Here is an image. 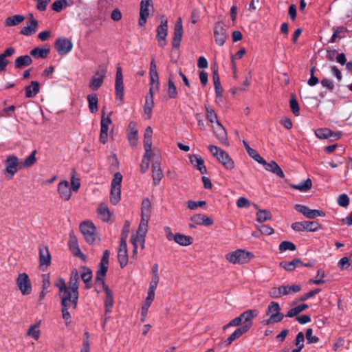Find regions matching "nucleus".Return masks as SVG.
<instances>
[{
    "label": "nucleus",
    "mask_w": 352,
    "mask_h": 352,
    "mask_svg": "<svg viewBox=\"0 0 352 352\" xmlns=\"http://www.w3.org/2000/svg\"><path fill=\"white\" fill-rule=\"evenodd\" d=\"M60 298L62 318L67 327L71 323V312L77 307L78 292L69 290V289L59 294Z\"/></svg>",
    "instance_id": "obj_1"
},
{
    "label": "nucleus",
    "mask_w": 352,
    "mask_h": 352,
    "mask_svg": "<svg viewBox=\"0 0 352 352\" xmlns=\"http://www.w3.org/2000/svg\"><path fill=\"white\" fill-rule=\"evenodd\" d=\"M57 191L61 199L64 201L70 199L72 197V190L67 181H60L58 184Z\"/></svg>",
    "instance_id": "obj_16"
},
{
    "label": "nucleus",
    "mask_w": 352,
    "mask_h": 352,
    "mask_svg": "<svg viewBox=\"0 0 352 352\" xmlns=\"http://www.w3.org/2000/svg\"><path fill=\"white\" fill-rule=\"evenodd\" d=\"M39 91V84L36 81H32L29 86L25 88V96L27 98L34 97Z\"/></svg>",
    "instance_id": "obj_37"
},
{
    "label": "nucleus",
    "mask_w": 352,
    "mask_h": 352,
    "mask_svg": "<svg viewBox=\"0 0 352 352\" xmlns=\"http://www.w3.org/2000/svg\"><path fill=\"white\" fill-rule=\"evenodd\" d=\"M15 53V49L12 47H8L0 54V72L5 71L6 67L10 63L7 59L8 57L12 56Z\"/></svg>",
    "instance_id": "obj_23"
},
{
    "label": "nucleus",
    "mask_w": 352,
    "mask_h": 352,
    "mask_svg": "<svg viewBox=\"0 0 352 352\" xmlns=\"http://www.w3.org/2000/svg\"><path fill=\"white\" fill-rule=\"evenodd\" d=\"M299 265H302L300 258H295L290 262H280L279 265L287 271L292 272L294 270L296 267Z\"/></svg>",
    "instance_id": "obj_47"
},
{
    "label": "nucleus",
    "mask_w": 352,
    "mask_h": 352,
    "mask_svg": "<svg viewBox=\"0 0 352 352\" xmlns=\"http://www.w3.org/2000/svg\"><path fill=\"white\" fill-rule=\"evenodd\" d=\"M248 327H241L236 329L226 340V344H230L234 340L246 333L248 331Z\"/></svg>",
    "instance_id": "obj_44"
},
{
    "label": "nucleus",
    "mask_w": 352,
    "mask_h": 352,
    "mask_svg": "<svg viewBox=\"0 0 352 352\" xmlns=\"http://www.w3.org/2000/svg\"><path fill=\"white\" fill-rule=\"evenodd\" d=\"M80 230L87 243L92 244L95 242L97 235L96 233V228L93 223L90 221L81 223Z\"/></svg>",
    "instance_id": "obj_6"
},
{
    "label": "nucleus",
    "mask_w": 352,
    "mask_h": 352,
    "mask_svg": "<svg viewBox=\"0 0 352 352\" xmlns=\"http://www.w3.org/2000/svg\"><path fill=\"white\" fill-rule=\"evenodd\" d=\"M183 35V25L182 19L178 18L174 27V36L173 39V46L179 47Z\"/></svg>",
    "instance_id": "obj_21"
},
{
    "label": "nucleus",
    "mask_w": 352,
    "mask_h": 352,
    "mask_svg": "<svg viewBox=\"0 0 352 352\" xmlns=\"http://www.w3.org/2000/svg\"><path fill=\"white\" fill-rule=\"evenodd\" d=\"M347 32V28L343 26L333 28V34L331 38L330 41L331 43H334L336 38L340 39L345 37V34Z\"/></svg>",
    "instance_id": "obj_48"
},
{
    "label": "nucleus",
    "mask_w": 352,
    "mask_h": 352,
    "mask_svg": "<svg viewBox=\"0 0 352 352\" xmlns=\"http://www.w3.org/2000/svg\"><path fill=\"white\" fill-rule=\"evenodd\" d=\"M118 259L122 268L125 267L128 263V254L126 245V235L121 236L120 248L118 252Z\"/></svg>",
    "instance_id": "obj_11"
},
{
    "label": "nucleus",
    "mask_w": 352,
    "mask_h": 352,
    "mask_svg": "<svg viewBox=\"0 0 352 352\" xmlns=\"http://www.w3.org/2000/svg\"><path fill=\"white\" fill-rule=\"evenodd\" d=\"M78 280H79L78 272L77 270L74 269L71 273V276H70V278L69 280V286L67 287V288L69 290L78 292V283H79Z\"/></svg>",
    "instance_id": "obj_35"
},
{
    "label": "nucleus",
    "mask_w": 352,
    "mask_h": 352,
    "mask_svg": "<svg viewBox=\"0 0 352 352\" xmlns=\"http://www.w3.org/2000/svg\"><path fill=\"white\" fill-rule=\"evenodd\" d=\"M150 218L141 217V221L138 227V230L135 234H133L131 237L138 239L141 244L142 248H144L145 236L148 230V223Z\"/></svg>",
    "instance_id": "obj_9"
},
{
    "label": "nucleus",
    "mask_w": 352,
    "mask_h": 352,
    "mask_svg": "<svg viewBox=\"0 0 352 352\" xmlns=\"http://www.w3.org/2000/svg\"><path fill=\"white\" fill-rule=\"evenodd\" d=\"M67 6V0H57L52 5V9L55 12H60L62 9Z\"/></svg>",
    "instance_id": "obj_64"
},
{
    "label": "nucleus",
    "mask_w": 352,
    "mask_h": 352,
    "mask_svg": "<svg viewBox=\"0 0 352 352\" xmlns=\"http://www.w3.org/2000/svg\"><path fill=\"white\" fill-rule=\"evenodd\" d=\"M281 309L277 302L272 301L267 305L265 314L268 316L267 320L261 322L263 325H270L281 322L285 316L280 311Z\"/></svg>",
    "instance_id": "obj_2"
},
{
    "label": "nucleus",
    "mask_w": 352,
    "mask_h": 352,
    "mask_svg": "<svg viewBox=\"0 0 352 352\" xmlns=\"http://www.w3.org/2000/svg\"><path fill=\"white\" fill-rule=\"evenodd\" d=\"M39 260L41 265H50L51 263V256L47 247H41L39 248Z\"/></svg>",
    "instance_id": "obj_33"
},
{
    "label": "nucleus",
    "mask_w": 352,
    "mask_h": 352,
    "mask_svg": "<svg viewBox=\"0 0 352 352\" xmlns=\"http://www.w3.org/2000/svg\"><path fill=\"white\" fill-rule=\"evenodd\" d=\"M315 135L320 139H327L329 138H333L336 140L339 139L341 137L340 132L333 133L327 128H320L315 131Z\"/></svg>",
    "instance_id": "obj_22"
},
{
    "label": "nucleus",
    "mask_w": 352,
    "mask_h": 352,
    "mask_svg": "<svg viewBox=\"0 0 352 352\" xmlns=\"http://www.w3.org/2000/svg\"><path fill=\"white\" fill-rule=\"evenodd\" d=\"M308 308V305L307 304H301L300 305H298L294 308H292L288 311L287 314L285 315L286 317L288 318H292L300 314V312L305 311Z\"/></svg>",
    "instance_id": "obj_54"
},
{
    "label": "nucleus",
    "mask_w": 352,
    "mask_h": 352,
    "mask_svg": "<svg viewBox=\"0 0 352 352\" xmlns=\"http://www.w3.org/2000/svg\"><path fill=\"white\" fill-rule=\"evenodd\" d=\"M55 47L58 54L63 56L68 54L72 50L73 44L68 38H58L55 43Z\"/></svg>",
    "instance_id": "obj_15"
},
{
    "label": "nucleus",
    "mask_w": 352,
    "mask_h": 352,
    "mask_svg": "<svg viewBox=\"0 0 352 352\" xmlns=\"http://www.w3.org/2000/svg\"><path fill=\"white\" fill-rule=\"evenodd\" d=\"M87 100L89 103V109L91 113H95L98 111V96L96 94H91L87 96Z\"/></svg>",
    "instance_id": "obj_46"
},
{
    "label": "nucleus",
    "mask_w": 352,
    "mask_h": 352,
    "mask_svg": "<svg viewBox=\"0 0 352 352\" xmlns=\"http://www.w3.org/2000/svg\"><path fill=\"white\" fill-rule=\"evenodd\" d=\"M205 108L208 120L211 123L215 122V124H217V121H218V120L214 109L207 104H205Z\"/></svg>",
    "instance_id": "obj_58"
},
{
    "label": "nucleus",
    "mask_w": 352,
    "mask_h": 352,
    "mask_svg": "<svg viewBox=\"0 0 352 352\" xmlns=\"http://www.w3.org/2000/svg\"><path fill=\"white\" fill-rule=\"evenodd\" d=\"M214 36L216 43L222 46L227 39L226 30L222 23L218 22L215 24L214 28Z\"/></svg>",
    "instance_id": "obj_13"
},
{
    "label": "nucleus",
    "mask_w": 352,
    "mask_h": 352,
    "mask_svg": "<svg viewBox=\"0 0 352 352\" xmlns=\"http://www.w3.org/2000/svg\"><path fill=\"white\" fill-rule=\"evenodd\" d=\"M152 133L153 130L151 126H148L144 133V147L148 148L152 147Z\"/></svg>",
    "instance_id": "obj_57"
},
{
    "label": "nucleus",
    "mask_w": 352,
    "mask_h": 352,
    "mask_svg": "<svg viewBox=\"0 0 352 352\" xmlns=\"http://www.w3.org/2000/svg\"><path fill=\"white\" fill-rule=\"evenodd\" d=\"M153 94L154 92H152L146 96L144 112L146 115L147 119H150L152 116V110L154 107Z\"/></svg>",
    "instance_id": "obj_32"
},
{
    "label": "nucleus",
    "mask_w": 352,
    "mask_h": 352,
    "mask_svg": "<svg viewBox=\"0 0 352 352\" xmlns=\"http://www.w3.org/2000/svg\"><path fill=\"white\" fill-rule=\"evenodd\" d=\"M105 74L106 69L104 68L98 70L92 77L89 87L93 90H98L103 83Z\"/></svg>",
    "instance_id": "obj_18"
},
{
    "label": "nucleus",
    "mask_w": 352,
    "mask_h": 352,
    "mask_svg": "<svg viewBox=\"0 0 352 352\" xmlns=\"http://www.w3.org/2000/svg\"><path fill=\"white\" fill-rule=\"evenodd\" d=\"M190 221L196 225L209 226L213 224V220L202 214H197L190 218Z\"/></svg>",
    "instance_id": "obj_28"
},
{
    "label": "nucleus",
    "mask_w": 352,
    "mask_h": 352,
    "mask_svg": "<svg viewBox=\"0 0 352 352\" xmlns=\"http://www.w3.org/2000/svg\"><path fill=\"white\" fill-rule=\"evenodd\" d=\"M206 205V202L205 201H195L192 200H189L186 202V206L190 210H196L197 208H202Z\"/></svg>",
    "instance_id": "obj_61"
},
{
    "label": "nucleus",
    "mask_w": 352,
    "mask_h": 352,
    "mask_svg": "<svg viewBox=\"0 0 352 352\" xmlns=\"http://www.w3.org/2000/svg\"><path fill=\"white\" fill-rule=\"evenodd\" d=\"M212 78L216 94L217 96H221L222 94V87L221 86L220 78L218 74V69L217 67H214L212 69Z\"/></svg>",
    "instance_id": "obj_42"
},
{
    "label": "nucleus",
    "mask_w": 352,
    "mask_h": 352,
    "mask_svg": "<svg viewBox=\"0 0 352 352\" xmlns=\"http://www.w3.org/2000/svg\"><path fill=\"white\" fill-rule=\"evenodd\" d=\"M40 325L41 321H38L34 324L30 325L27 331L26 336L32 337L35 340H38L41 336V331L39 330Z\"/></svg>",
    "instance_id": "obj_40"
},
{
    "label": "nucleus",
    "mask_w": 352,
    "mask_h": 352,
    "mask_svg": "<svg viewBox=\"0 0 352 352\" xmlns=\"http://www.w3.org/2000/svg\"><path fill=\"white\" fill-rule=\"evenodd\" d=\"M217 160L228 170H232L234 167V161L229 155L223 150L220 152L219 155L217 158Z\"/></svg>",
    "instance_id": "obj_27"
},
{
    "label": "nucleus",
    "mask_w": 352,
    "mask_h": 352,
    "mask_svg": "<svg viewBox=\"0 0 352 352\" xmlns=\"http://www.w3.org/2000/svg\"><path fill=\"white\" fill-rule=\"evenodd\" d=\"M258 313L257 309H248L240 315L242 323L245 324L243 327H248V331L252 327V320L258 315Z\"/></svg>",
    "instance_id": "obj_17"
},
{
    "label": "nucleus",
    "mask_w": 352,
    "mask_h": 352,
    "mask_svg": "<svg viewBox=\"0 0 352 352\" xmlns=\"http://www.w3.org/2000/svg\"><path fill=\"white\" fill-rule=\"evenodd\" d=\"M82 271L80 274L81 278L84 281V283L85 284H87L86 287L89 288L90 287L89 282L92 278V272L89 268L86 267H83L82 268Z\"/></svg>",
    "instance_id": "obj_55"
},
{
    "label": "nucleus",
    "mask_w": 352,
    "mask_h": 352,
    "mask_svg": "<svg viewBox=\"0 0 352 352\" xmlns=\"http://www.w3.org/2000/svg\"><path fill=\"white\" fill-rule=\"evenodd\" d=\"M38 26V21L33 17L32 14H30L29 23L21 30L20 34L24 36H31L36 32Z\"/></svg>",
    "instance_id": "obj_20"
},
{
    "label": "nucleus",
    "mask_w": 352,
    "mask_h": 352,
    "mask_svg": "<svg viewBox=\"0 0 352 352\" xmlns=\"http://www.w3.org/2000/svg\"><path fill=\"white\" fill-rule=\"evenodd\" d=\"M129 133H128V140L129 144L132 146H135L138 144V129L136 128V124L133 122H131L129 124Z\"/></svg>",
    "instance_id": "obj_29"
},
{
    "label": "nucleus",
    "mask_w": 352,
    "mask_h": 352,
    "mask_svg": "<svg viewBox=\"0 0 352 352\" xmlns=\"http://www.w3.org/2000/svg\"><path fill=\"white\" fill-rule=\"evenodd\" d=\"M151 204L150 200L148 198H145L142 200L141 207V217H151Z\"/></svg>",
    "instance_id": "obj_49"
},
{
    "label": "nucleus",
    "mask_w": 352,
    "mask_h": 352,
    "mask_svg": "<svg viewBox=\"0 0 352 352\" xmlns=\"http://www.w3.org/2000/svg\"><path fill=\"white\" fill-rule=\"evenodd\" d=\"M174 241L182 246H188L192 243L193 239L190 236H186L180 233H177L175 235Z\"/></svg>",
    "instance_id": "obj_39"
},
{
    "label": "nucleus",
    "mask_w": 352,
    "mask_h": 352,
    "mask_svg": "<svg viewBox=\"0 0 352 352\" xmlns=\"http://www.w3.org/2000/svg\"><path fill=\"white\" fill-rule=\"evenodd\" d=\"M294 208L297 211L309 219H314L317 217H324L325 215V213L322 210L309 209L304 205L296 204Z\"/></svg>",
    "instance_id": "obj_14"
},
{
    "label": "nucleus",
    "mask_w": 352,
    "mask_h": 352,
    "mask_svg": "<svg viewBox=\"0 0 352 352\" xmlns=\"http://www.w3.org/2000/svg\"><path fill=\"white\" fill-rule=\"evenodd\" d=\"M150 74V89L149 94H152L159 89V76L157 72H149Z\"/></svg>",
    "instance_id": "obj_45"
},
{
    "label": "nucleus",
    "mask_w": 352,
    "mask_h": 352,
    "mask_svg": "<svg viewBox=\"0 0 352 352\" xmlns=\"http://www.w3.org/2000/svg\"><path fill=\"white\" fill-rule=\"evenodd\" d=\"M260 164L264 166L266 170L273 173L280 178L285 177L283 171L276 162L271 161L270 162L267 163L265 160V163Z\"/></svg>",
    "instance_id": "obj_24"
},
{
    "label": "nucleus",
    "mask_w": 352,
    "mask_h": 352,
    "mask_svg": "<svg viewBox=\"0 0 352 352\" xmlns=\"http://www.w3.org/2000/svg\"><path fill=\"white\" fill-rule=\"evenodd\" d=\"M32 59L28 55L20 56L14 60V67L16 69H21L24 67L29 66L32 64Z\"/></svg>",
    "instance_id": "obj_36"
},
{
    "label": "nucleus",
    "mask_w": 352,
    "mask_h": 352,
    "mask_svg": "<svg viewBox=\"0 0 352 352\" xmlns=\"http://www.w3.org/2000/svg\"><path fill=\"white\" fill-rule=\"evenodd\" d=\"M25 17L21 14H15L12 16L7 17L4 21V24L6 27L16 26L22 23Z\"/></svg>",
    "instance_id": "obj_38"
},
{
    "label": "nucleus",
    "mask_w": 352,
    "mask_h": 352,
    "mask_svg": "<svg viewBox=\"0 0 352 352\" xmlns=\"http://www.w3.org/2000/svg\"><path fill=\"white\" fill-rule=\"evenodd\" d=\"M325 276V274L323 270L319 269L317 271V276L315 279H310L309 283H313L316 285H321L324 283V278Z\"/></svg>",
    "instance_id": "obj_59"
},
{
    "label": "nucleus",
    "mask_w": 352,
    "mask_h": 352,
    "mask_svg": "<svg viewBox=\"0 0 352 352\" xmlns=\"http://www.w3.org/2000/svg\"><path fill=\"white\" fill-rule=\"evenodd\" d=\"M157 39L159 46L164 47L166 45V36L168 34V21L162 17L160 24L157 28Z\"/></svg>",
    "instance_id": "obj_10"
},
{
    "label": "nucleus",
    "mask_w": 352,
    "mask_h": 352,
    "mask_svg": "<svg viewBox=\"0 0 352 352\" xmlns=\"http://www.w3.org/2000/svg\"><path fill=\"white\" fill-rule=\"evenodd\" d=\"M110 115H105V112L102 110V118L100 122V142L102 144H106L108 140V131L109 126L111 124L112 121Z\"/></svg>",
    "instance_id": "obj_7"
},
{
    "label": "nucleus",
    "mask_w": 352,
    "mask_h": 352,
    "mask_svg": "<svg viewBox=\"0 0 352 352\" xmlns=\"http://www.w3.org/2000/svg\"><path fill=\"white\" fill-rule=\"evenodd\" d=\"M36 151L34 150L32 153L21 164V168H26L32 166L36 162Z\"/></svg>",
    "instance_id": "obj_50"
},
{
    "label": "nucleus",
    "mask_w": 352,
    "mask_h": 352,
    "mask_svg": "<svg viewBox=\"0 0 352 352\" xmlns=\"http://www.w3.org/2000/svg\"><path fill=\"white\" fill-rule=\"evenodd\" d=\"M121 188L111 187L110 201L113 205H116L120 200Z\"/></svg>",
    "instance_id": "obj_56"
},
{
    "label": "nucleus",
    "mask_w": 352,
    "mask_h": 352,
    "mask_svg": "<svg viewBox=\"0 0 352 352\" xmlns=\"http://www.w3.org/2000/svg\"><path fill=\"white\" fill-rule=\"evenodd\" d=\"M115 89L116 98L120 101V104H122L124 96V83L122 68L120 66L117 67Z\"/></svg>",
    "instance_id": "obj_8"
},
{
    "label": "nucleus",
    "mask_w": 352,
    "mask_h": 352,
    "mask_svg": "<svg viewBox=\"0 0 352 352\" xmlns=\"http://www.w3.org/2000/svg\"><path fill=\"white\" fill-rule=\"evenodd\" d=\"M280 287L283 296L297 293L301 289V286L300 285H281Z\"/></svg>",
    "instance_id": "obj_51"
},
{
    "label": "nucleus",
    "mask_w": 352,
    "mask_h": 352,
    "mask_svg": "<svg viewBox=\"0 0 352 352\" xmlns=\"http://www.w3.org/2000/svg\"><path fill=\"white\" fill-rule=\"evenodd\" d=\"M153 8L152 0H142L140 2V19L138 24L143 26L146 23L147 17L149 16V8Z\"/></svg>",
    "instance_id": "obj_12"
},
{
    "label": "nucleus",
    "mask_w": 352,
    "mask_h": 352,
    "mask_svg": "<svg viewBox=\"0 0 352 352\" xmlns=\"http://www.w3.org/2000/svg\"><path fill=\"white\" fill-rule=\"evenodd\" d=\"M212 128L214 134L219 142L221 144L228 146V142L227 133L223 125L219 121H217V124H215L214 126H212Z\"/></svg>",
    "instance_id": "obj_19"
},
{
    "label": "nucleus",
    "mask_w": 352,
    "mask_h": 352,
    "mask_svg": "<svg viewBox=\"0 0 352 352\" xmlns=\"http://www.w3.org/2000/svg\"><path fill=\"white\" fill-rule=\"evenodd\" d=\"M256 215V220L261 223L270 220L272 218V215L268 210H258Z\"/></svg>",
    "instance_id": "obj_52"
},
{
    "label": "nucleus",
    "mask_w": 352,
    "mask_h": 352,
    "mask_svg": "<svg viewBox=\"0 0 352 352\" xmlns=\"http://www.w3.org/2000/svg\"><path fill=\"white\" fill-rule=\"evenodd\" d=\"M289 186L292 188L298 190L300 192H307L311 188L312 182L311 180L308 178L299 184H290Z\"/></svg>",
    "instance_id": "obj_43"
},
{
    "label": "nucleus",
    "mask_w": 352,
    "mask_h": 352,
    "mask_svg": "<svg viewBox=\"0 0 352 352\" xmlns=\"http://www.w3.org/2000/svg\"><path fill=\"white\" fill-rule=\"evenodd\" d=\"M278 249L280 252H285L286 250L294 251L296 245L292 242L284 241L280 243Z\"/></svg>",
    "instance_id": "obj_60"
},
{
    "label": "nucleus",
    "mask_w": 352,
    "mask_h": 352,
    "mask_svg": "<svg viewBox=\"0 0 352 352\" xmlns=\"http://www.w3.org/2000/svg\"><path fill=\"white\" fill-rule=\"evenodd\" d=\"M254 258L251 252L243 249H237L235 251L226 254V258L230 263L236 265H244L249 263Z\"/></svg>",
    "instance_id": "obj_3"
},
{
    "label": "nucleus",
    "mask_w": 352,
    "mask_h": 352,
    "mask_svg": "<svg viewBox=\"0 0 352 352\" xmlns=\"http://www.w3.org/2000/svg\"><path fill=\"white\" fill-rule=\"evenodd\" d=\"M19 168H21L19 158L14 155H8L5 161V175L11 179Z\"/></svg>",
    "instance_id": "obj_4"
},
{
    "label": "nucleus",
    "mask_w": 352,
    "mask_h": 352,
    "mask_svg": "<svg viewBox=\"0 0 352 352\" xmlns=\"http://www.w3.org/2000/svg\"><path fill=\"white\" fill-rule=\"evenodd\" d=\"M152 177L155 186L159 184L163 177V173L161 169L160 164L156 162H154L152 165Z\"/></svg>",
    "instance_id": "obj_34"
},
{
    "label": "nucleus",
    "mask_w": 352,
    "mask_h": 352,
    "mask_svg": "<svg viewBox=\"0 0 352 352\" xmlns=\"http://www.w3.org/2000/svg\"><path fill=\"white\" fill-rule=\"evenodd\" d=\"M98 214L100 218L103 221H108L111 218V213L105 204H100L97 209Z\"/></svg>",
    "instance_id": "obj_41"
},
{
    "label": "nucleus",
    "mask_w": 352,
    "mask_h": 352,
    "mask_svg": "<svg viewBox=\"0 0 352 352\" xmlns=\"http://www.w3.org/2000/svg\"><path fill=\"white\" fill-rule=\"evenodd\" d=\"M289 106L291 108V110L294 113L295 116H298L300 113V109L298 106V103L296 99V97L294 94L291 96L290 101H289Z\"/></svg>",
    "instance_id": "obj_62"
},
{
    "label": "nucleus",
    "mask_w": 352,
    "mask_h": 352,
    "mask_svg": "<svg viewBox=\"0 0 352 352\" xmlns=\"http://www.w3.org/2000/svg\"><path fill=\"white\" fill-rule=\"evenodd\" d=\"M102 287L105 292L104 311L105 314H108L111 311V309L114 302L113 293L108 286H104Z\"/></svg>",
    "instance_id": "obj_25"
},
{
    "label": "nucleus",
    "mask_w": 352,
    "mask_h": 352,
    "mask_svg": "<svg viewBox=\"0 0 352 352\" xmlns=\"http://www.w3.org/2000/svg\"><path fill=\"white\" fill-rule=\"evenodd\" d=\"M107 265L100 263L99 268L96 272V283L101 285L102 287L107 286L104 282V277L108 270Z\"/></svg>",
    "instance_id": "obj_31"
},
{
    "label": "nucleus",
    "mask_w": 352,
    "mask_h": 352,
    "mask_svg": "<svg viewBox=\"0 0 352 352\" xmlns=\"http://www.w3.org/2000/svg\"><path fill=\"white\" fill-rule=\"evenodd\" d=\"M16 284L22 295L28 296L32 293L31 281L26 273H21L18 275L16 279Z\"/></svg>",
    "instance_id": "obj_5"
},
{
    "label": "nucleus",
    "mask_w": 352,
    "mask_h": 352,
    "mask_svg": "<svg viewBox=\"0 0 352 352\" xmlns=\"http://www.w3.org/2000/svg\"><path fill=\"white\" fill-rule=\"evenodd\" d=\"M305 231L315 232L318 230L320 226L316 221H304Z\"/></svg>",
    "instance_id": "obj_63"
},
{
    "label": "nucleus",
    "mask_w": 352,
    "mask_h": 352,
    "mask_svg": "<svg viewBox=\"0 0 352 352\" xmlns=\"http://www.w3.org/2000/svg\"><path fill=\"white\" fill-rule=\"evenodd\" d=\"M189 160L190 163L196 167L202 174L206 173V168L204 165V161L201 156L197 155H189Z\"/></svg>",
    "instance_id": "obj_30"
},
{
    "label": "nucleus",
    "mask_w": 352,
    "mask_h": 352,
    "mask_svg": "<svg viewBox=\"0 0 352 352\" xmlns=\"http://www.w3.org/2000/svg\"><path fill=\"white\" fill-rule=\"evenodd\" d=\"M69 247L74 256H78L84 261L85 260V255L80 251L78 245L77 239L72 234L69 236Z\"/></svg>",
    "instance_id": "obj_26"
},
{
    "label": "nucleus",
    "mask_w": 352,
    "mask_h": 352,
    "mask_svg": "<svg viewBox=\"0 0 352 352\" xmlns=\"http://www.w3.org/2000/svg\"><path fill=\"white\" fill-rule=\"evenodd\" d=\"M50 54V49L36 47L31 50L30 54L37 58H44Z\"/></svg>",
    "instance_id": "obj_53"
}]
</instances>
